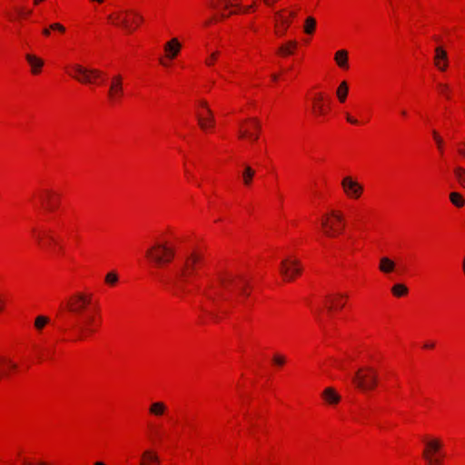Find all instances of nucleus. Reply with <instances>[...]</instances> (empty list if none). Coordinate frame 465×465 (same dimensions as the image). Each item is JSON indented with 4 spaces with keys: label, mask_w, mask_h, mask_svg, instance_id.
<instances>
[{
    "label": "nucleus",
    "mask_w": 465,
    "mask_h": 465,
    "mask_svg": "<svg viewBox=\"0 0 465 465\" xmlns=\"http://www.w3.org/2000/svg\"><path fill=\"white\" fill-rule=\"evenodd\" d=\"M180 49L181 45L176 38H173L164 45V50L167 54V56L171 59L174 58L178 54Z\"/></svg>",
    "instance_id": "4468645a"
},
{
    "label": "nucleus",
    "mask_w": 465,
    "mask_h": 465,
    "mask_svg": "<svg viewBox=\"0 0 465 465\" xmlns=\"http://www.w3.org/2000/svg\"><path fill=\"white\" fill-rule=\"evenodd\" d=\"M252 7H253V5H249V6H246V7L244 8V10H243V11H244V12H248V11H249L250 9H252Z\"/></svg>",
    "instance_id": "3c124183"
},
{
    "label": "nucleus",
    "mask_w": 465,
    "mask_h": 465,
    "mask_svg": "<svg viewBox=\"0 0 465 465\" xmlns=\"http://www.w3.org/2000/svg\"><path fill=\"white\" fill-rule=\"evenodd\" d=\"M46 202L48 210L52 211L56 208V203H54V201H53L51 194L49 193H47Z\"/></svg>",
    "instance_id": "e433bc0d"
},
{
    "label": "nucleus",
    "mask_w": 465,
    "mask_h": 465,
    "mask_svg": "<svg viewBox=\"0 0 465 465\" xmlns=\"http://www.w3.org/2000/svg\"><path fill=\"white\" fill-rule=\"evenodd\" d=\"M50 29L52 30H57L61 33H64L65 31V28L63 25L59 24V23H54L50 25Z\"/></svg>",
    "instance_id": "4c0bfd02"
},
{
    "label": "nucleus",
    "mask_w": 465,
    "mask_h": 465,
    "mask_svg": "<svg viewBox=\"0 0 465 465\" xmlns=\"http://www.w3.org/2000/svg\"><path fill=\"white\" fill-rule=\"evenodd\" d=\"M208 117L204 119L201 115H198V123L202 129L205 130L208 126H213L214 123L213 112L211 109H207Z\"/></svg>",
    "instance_id": "5701e85b"
},
{
    "label": "nucleus",
    "mask_w": 465,
    "mask_h": 465,
    "mask_svg": "<svg viewBox=\"0 0 465 465\" xmlns=\"http://www.w3.org/2000/svg\"><path fill=\"white\" fill-rule=\"evenodd\" d=\"M352 381L362 391L372 390L378 382L377 373L371 367L362 368L352 377Z\"/></svg>",
    "instance_id": "f03ea898"
},
{
    "label": "nucleus",
    "mask_w": 465,
    "mask_h": 465,
    "mask_svg": "<svg viewBox=\"0 0 465 465\" xmlns=\"http://www.w3.org/2000/svg\"><path fill=\"white\" fill-rule=\"evenodd\" d=\"M91 303V296L78 292L67 302V309L74 314L82 315L86 307Z\"/></svg>",
    "instance_id": "7ed1b4c3"
},
{
    "label": "nucleus",
    "mask_w": 465,
    "mask_h": 465,
    "mask_svg": "<svg viewBox=\"0 0 465 465\" xmlns=\"http://www.w3.org/2000/svg\"><path fill=\"white\" fill-rule=\"evenodd\" d=\"M24 465H31V464H30V463H28V462H26V461H25V462H24ZM37 465H46V463H45V462H43V461H40V462H38V463H37Z\"/></svg>",
    "instance_id": "8fccbe9b"
},
{
    "label": "nucleus",
    "mask_w": 465,
    "mask_h": 465,
    "mask_svg": "<svg viewBox=\"0 0 465 465\" xmlns=\"http://www.w3.org/2000/svg\"><path fill=\"white\" fill-rule=\"evenodd\" d=\"M391 292L396 297H401L408 293V288L402 283H397L392 286Z\"/></svg>",
    "instance_id": "7c9ffc66"
},
{
    "label": "nucleus",
    "mask_w": 465,
    "mask_h": 465,
    "mask_svg": "<svg viewBox=\"0 0 465 465\" xmlns=\"http://www.w3.org/2000/svg\"><path fill=\"white\" fill-rule=\"evenodd\" d=\"M43 34H44L45 35H46V36H47V35H50V29H48V28H45V29L43 30Z\"/></svg>",
    "instance_id": "de8ad7c7"
},
{
    "label": "nucleus",
    "mask_w": 465,
    "mask_h": 465,
    "mask_svg": "<svg viewBox=\"0 0 465 465\" xmlns=\"http://www.w3.org/2000/svg\"><path fill=\"white\" fill-rule=\"evenodd\" d=\"M254 174L255 171L251 166L245 165L242 172V181L246 186H249L252 183Z\"/></svg>",
    "instance_id": "a878e982"
},
{
    "label": "nucleus",
    "mask_w": 465,
    "mask_h": 465,
    "mask_svg": "<svg viewBox=\"0 0 465 465\" xmlns=\"http://www.w3.org/2000/svg\"><path fill=\"white\" fill-rule=\"evenodd\" d=\"M277 15L280 16V18L282 19V24L285 25V28H284V30H283V31H285V30H286V28H287V26L289 25L290 22H289L287 19H285V18L282 17V16L280 15V13H278Z\"/></svg>",
    "instance_id": "c03bdc74"
},
{
    "label": "nucleus",
    "mask_w": 465,
    "mask_h": 465,
    "mask_svg": "<svg viewBox=\"0 0 465 465\" xmlns=\"http://www.w3.org/2000/svg\"><path fill=\"white\" fill-rule=\"evenodd\" d=\"M459 153L461 156L465 157V143L459 147Z\"/></svg>",
    "instance_id": "37998d69"
},
{
    "label": "nucleus",
    "mask_w": 465,
    "mask_h": 465,
    "mask_svg": "<svg viewBox=\"0 0 465 465\" xmlns=\"http://www.w3.org/2000/svg\"><path fill=\"white\" fill-rule=\"evenodd\" d=\"M218 52H214L211 54V60L206 61V64L211 65L213 64V61L217 57Z\"/></svg>",
    "instance_id": "a19ab883"
},
{
    "label": "nucleus",
    "mask_w": 465,
    "mask_h": 465,
    "mask_svg": "<svg viewBox=\"0 0 465 465\" xmlns=\"http://www.w3.org/2000/svg\"><path fill=\"white\" fill-rule=\"evenodd\" d=\"M395 262L388 257H381L379 269L383 273H391L395 270Z\"/></svg>",
    "instance_id": "a211bd4d"
},
{
    "label": "nucleus",
    "mask_w": 465,
    "mask_h": 465,
    "mask_svg": "<svg viewBox=\"0 0 465 465\" xmlns=\"http://www.w3.org/2000/svg\"><path fill=\"white\" fill-rule=\"evenodd\" d=\"M346 119H347V121L349 123H351L352 124H358V121L355 118H353L351 115H349V114L346 115Z\"/></svg>",
    "instance_id": "79ce46f5"
},
{
    "label": "nucleus",
    "mask_w": 465,
    "mask_h": 465,
    "mask_svg": "<svg viewBox=\"0 0 465 465\" xmlns=\"http://www.w3.org/2000/svg\"><path fill=\"white\" fill-rule=\"evenodd\" d=\"M145 256L156 267H161L173 261L174 250L164 243H155L145 252Z\"/></svg>",
    "instance_id": "f257e3e1"
},
{
    "label": "nucleus",
    "mask_w": 465,
    "mask_h": 465,
    "mask_svg": "<svg viewBox=\"0 0 465 465\" xmlns=\"http://www.w3.org/2000/svg\"><path fill=\"white\" fill-rule=\"evenodd\" d=\"M290 15H291V16H294L295 15V14L293 12H292Z\"/></svg>",
    "instance_id": "680f3d73"
},
{
    "label": "nucleus",
    "mask_w": 465,
    "mask_h": 465,
    "mask_svg": "<svg viewBox=\"0 0 465 465\" xmlns=\"http://www.w3.org/2000/svg\"><path fill=\"white\" fill-rule=\"evenodd\" d=\"M272 80L276 81L278 79V75L277 74H272Z\"/></svg>",
    "instance_id": "5fc2aeb1"
},
{
    "label": "nucleus",
    "mask_w": 465,
    "mask_h": 465,
    "mask_svg": "<svg viewBox=\"0 0 465 465\" xmlns=\"http://www.w3.org/2000/svg\"><path fill=\"white\" fill-rule=\"evenodd\" d=\"M449 66V59L446 52L438 46V71L445 72Z\"/></svg>",
    "instance_id": "aec40b11"
},
{
    "label": "nucleus",
    "mask_w": 465,
    "mask_h": 465,
    "mask_svg": "<svg viewBox=\"0 0 465 465\" xmlns=\"http://www.w3.org/2000/svg\"><path fill=\"white\" fill-rule=\"evenodd\" d=\"M94 465H105V464L102 461H96V462H94Z\"/></svg>",
    "instance_id": "864d4df0"
},
{
    "label": "nucleus",
    "mask_w": 465,
    "mask_h": 465,
    "mask_svg": "<svg viewBox=\"0 0 465 465\" xmlns=\"http://www.w3.org/2000/svg\"><path fill=\"white\" fill-rule=\"evenodd\" d=\"M297 43L295 41H290L286 45H282L279 48V53L283 55H288L292 54L293 49L296 48Z\"/></svg>",
    "instance_id": "c756f323"
},
{
    "label": "nucleus",
    "mask_w": 465,
    "mask_h": 465,
    "mask_svg": "<svg viewBox=\"0 0 465 465\" xmlns=\"http://www.w3.org/2000/svg\"><path fill=\"white\" fill-rule=\"evenodd\" d=\"M219 282L224 290L230 291L232 286L234 284L235 278L232 275L220 276Z\"/></svg>",
    "instance_id": "cd10ccee"
},
{
    "label": "nucleus",
    "mask_w": 465,
    "mask_h": 465,
    "mask_svg": "<svg viewBox=\"0 0 465 465\" xmlns=\"http://www.w3.org/2000/svg\"><path fill=\"white\" fill-rule=\"evenodd\" d=\"M211 22H212V20H209V21H207V22L205 23V25H209Z\"/></svg>",
    "instance_id": "052dcab7"
},
{
    "label": "nucleus",
    "mask_w": 465,
    "mask_h": 465,
    "mask_svg": "<svg viewBox=\"0 0 465 465\" xmlns=\"http://www.w3.org/2000/svg\"><path fill=\"white\" fill-rule=\"evenodd\" d=\"M6 362L8 363L9 367L12 370H15L17 368V365L15 363L12 362L11 361H6Z\"/></svg>",
    "instance_id": "a18cd8bd"
},
{
    "label": "nucleus",
    "mask_w": 465,
    "mask_h": 465,
    "mask_svg": "<svg viewBox=\"0 0 465 465\" xmlns=\"http://www.w3.org/2000/svg\"><path fill=\"white\" fill-rule=\"evenodd\" d=\"M202 257L197 253H192L188 256L184 262L183 267L178 272L177 276L182 281H186V279L192 275L197 265L201 262Z\"/></svg>",
    "instance_id": "0eeeda50"
},
{
    "label": "nucleus",
    "mask_w": 465,
    "mask_h": 465,
    "mask_svg": "<svg viewBox=\"0 0 465 465\" xmlns=\"http://www.w3.org/2000/svg\"><path fill=\"white\" fill-rule=\"evenodd\" d=\"M272 361L276 365L282 366L285 363V357L280 354H275Z\"/></svg>",
    "instance_id": "c9c22d12"
},
{
    "label": "nucleus",
    "mask_w": 465,
    "mask_h": 465,
    "mask_svg": "<svg viewBox=\"0 0 465 465\" xmlns=\"http://www.w3.org/2000/svg\"><path fill=\"white\" fill-rule=\"evenodd\" d=\"M201 105H202L203 107H204L206 110H207V109H210V108L208 107V105H207V103H206V102H204V101L201 102Z\"/></svg>",
    "instance_id": "09e8293b"
},
{
    "label": "nucleus",
    "mask_w": 465,
    "mask_h": 465,
    "mask_svg": "<svg viewBox=\"0 0 465 465\" xmlns=\"http://www.w3.org/2000/svg\"><path fill=\"white\" fill-rule=\"evenodd\" d=\"M124 95V78L121 74H115L112 76L109 90L108 98L111 102H118Z\"/></svg>",
    "instance_id": "423d86ee"
},
{
    "label": "nucleus",
    "mask_w": 465,
    "mask_h": 465,
    "mask_svg": "<svg viewBox=\"0 0 465 465\" xmlns=\"http://www.w3.org/2000/svg\"><path fill=\"white\" fill-rule=\"evenodd\" d=\"M94 326V318L93 316H88L83 321L79 322L77 325L78 331L80 332L79 339H83L86 335L92 334L95 330Z\"/></svg>",
    "instance_id": "9b49d317"
},
{
    "label": "nucleus",
    "mask_w": 465,
    "mask_h": 465,
    "mask_svg": "<svg viewBox=\"0 0 465 465\" xmlns=\"http://www.w3.org/2000/svg\"><path fill=\"white\" fill-rule=\"evenodd\" d=\"M435 451H436V442L433 440L427 442L426 448L423 451V458L430 465H433L432 456Z\"/></svg>",
    "instance_id": "412c9836"
},
{
    "label": "nucleus",
    "mask_w": 465,
    "mask_h": 465,
    "mask_svg": "<svg viewBox=\"0 0 465 465\" xmlns=\"http://www.w3.org/2000/svg\"><path fill=\"white\" fill-rule=\"evenodd\" d=\"M166 411L167 406L163 401L153 402L149 408V412L156 417L164 415Z\"/></svg>",
    "instance_id": "6ab92c4d"
},
{
    "label": "nucleus",
    "mask_w": 465,
    "mask_h": 465,
    "mask_svg": "<svg viewBox=\"0 0 465 465\" xmlns=\"http://www.w3.org/2000/svg\"><path fill=\"white\" fill-rule=\"evenodd\" d=\"M302 265L298 260L285 259L281 263L280 272L286 281H292L295 275L302 272Z\"/></svg>",
    "instance_id": "39448f33"
},
{
    "label": "nucleus",
    "mask_w": 465,
    "mask_h": 465,
    "mask_svg": "<svg viewBox=\"0 0 465 465\" xmlns=\"http://www.w3.org/2000/svg\"><path fill=\"white\" fill-rule=\"evenodd\" d=\"M25 59L31 66L32 74H38L41 71V68L44 65V61L42 59H40L39 57H37L34 54H26Z\"/></svg>",
    "instance_id": "f8f14e48"
},
{
    "label": "nucleus",
    "mask_w": 465,
    "mask_h": 465,
    "mask_svg": "<svg viewBox=\"0 0 465 465\" xmlns=\"http://www.w3.org/2000/svg\"><path fill=\"white\" fill-rule=\"evenodd\" d=\"M108 19L112 20L115 25L123 27L129 33L134 31L130 22L126 18L122 17L120 14L110 15Z\"/></svg>",
    "instance_id": "ddd939ff"
},
{
    "label": "nucleus",
    "mask_w": 465,
    "mask_h": 465,
    "mask_svg": "<svg viewBox=\"0 0 465 465\" xmlns=\"http://www.w3.org/2000/svg\"><path fill=\"white\" fill-rule=\"evenodd\" d=\"M73 69L74 74H72V76L83 84H91L94 80L102 76L101 71L97 69H87L80 64H74Z\"/></svg>",
    "instance_id": "20e7f679"
},
{
    "label": "nucleus",
    "mask_w": 465,
    "mask_h": 465,
    "mask_svg": "<svg viewBox=\"0 0 465 465\" xmlns=\"http://www.w3.org/2000/svg\"><path fill=\"white\" fill-rule=\"evenodd\" d=\"M126 14H131L134 15V20L130 24L134 30L135 26H138L139 23L142 22L143 18L139 13L135 11H126Z\"/></svg>",
    "instance_id": "72a5a7b5"
},
{
    "label": "nucleus",
    "mask_w": 465,
    "mask_h": 465,
    "mask_svg": "<svg viewBox=\"0 0 465 465\" xmlns=\"http://www.w3.org/2000/svg\"><path fill=\"white\" fill-rule=\"evenodd\" d=\"M337 64L341 68H348V52L345 50H340L336 52L334 57Z\"/></svg>",
    "instance_id": "4be33fe9"
},
{
    "label": "nucleus",
    "mask_w": 465,
    "mask_h": 465,
    "mask_svg": "<svg viewBox=\"0 0 465 465\" xmlns=\"http://www.w3.org/2000/svg\"><path fill=\"white\" fill-rule=\"evenodd\" d=\"M426 348H432L433 347V344H425L424 345Z\"/></svg>",
    "instance_id": "13d9d810"
},
{
    "label": "nucleus",
    "mask_w": 465,
    "mask_h": 465,
    "mask_svg": "<svg viewBox=\"0 0 465 465\" xmlns=\"http://www.w3.org/2000/svg\"><path fill=\"white\" fill-rule=\"evenodd\" d=\"M36 240H37V242H38L39 243L41 242V237H40V236H37V237H36Z\"/></svg>",
    "instance_id": "bf43d9fd"
},
{
    "label": "nucleus",
    "mask_w": 465,
    "mask_h": 465,
    "mask_svg": "<svg viewBox=\"0 0 465 465\" xmlns=\"http://www.w3.org/2000/svg\"><path fill=\"white\" fill-rule=\"evenodd\" d=\"M349 87L345 81H342L336 92L337 97L341 103H343L346 100L348 94Z\"/></svg>",
    "instance_id": "bb28decb"
},
{
    "label": "nucleus",
    "mask_w": 465,
    "mask_h": 465,
    "mask_svg": "<svg viewBox=\"0 0 465 465\" xmlns=\"http://www.w3.org/2000/svg\"><path fill=\"white\" fill-rule=\"evenodd\" d=\"M277 0H263L264 4L267 5H272Z\"/></svg>",
    "instance_id": "49530a36"
},
{
    "label": "nucleus",
    "mask_w": 465,
    "mask_h": 465,
    "mask_svg": "<svg viewBox=\"0 0 465 465\" xmlns=\"http://www.w3.org/2000/svg\"><path fill=\"white\" fill-rule=\"evenodd\" d=\"M239 280L241 281V282L242 283V287L240 288V291H241V293L244 294V295H249L245 290H244V286H247L248 285V282L247 280H245L243 277L240 276L239 277Z\"/></svg>",
    "instance_id": "58836bf2"
},
{
    "label": "nucleus",
    "mask_w": 465,
    "mask_h": 465,
    "mask_svg": "<svg viewBox=\"0 0 465 465\" xmlns=\"http://www.w3.org/2000/svg\"><path fill=\"white\" fill-rule=\"evenodd\" d=\"M341 186L346 195L351 198H359L363 191L362 186L356 181L352 180V178L350 176L344 177L342 179Z\"/></svg>",
    "instance_id": "1a4fd4ad"
},
{
    "label": "nucleus",
    "mask_w": 465,
    "mask_h": 465,
    "mask_svg": "<svg viewBox=\"0 0 465 465\" xmlns=\"http://www.w3.org/2000/svg\"><path fill=\"white\" fill-rule=\"evenodd\" d=\"M437 90H438V94H445V93L448 91V86H447V85H445V84H438Z\"/></svg>",
    "instance_id": "ea45409f"
},
{
    "label": "nucleus",
    "mask_w": 465,
    "mask_h": 465,
    "mask_svg": "<svg viewBox=\"0 0 465 465\" xmlns=\"http://www.w3.org/2000/svg\"><path fill=\"white\" fill-rule=\"evenodd\" d=\"M207 297H208L210 300H212L213 302H214V301H215V298H214V297H213V296H211V295H207Z\"/></svg>",
    "instance_id": "6e6d98bb"
},
{
    "label": "nucleus",
    "mask_w": 465,
    "mask_h": 465,
    "mask_svg": "<svg viewBox=\"0 0 465 465\" xmlns=\"http://www.w3.org/2000/svg\"><path fill=\"white\" fill-rule=\"evenodd\" d=\"M211 6H212L213 8H214V9H216V8H217V5H216V4H213V3H212V4H211Z\"/></svg>",
    "instance_id": "4d7b16f0"
},
{
    "label": "nucleus",
    "mask_w": 465,
    "mask_h": 465,
    "mask_svg": "<svg viewBox=\"0 0 465 465\" xmlns=\"http://www.w3.org/2000/svg\"><path fill=\"white\" fill-rule=\"evenodd\" d=\"M118 281V275L115 272H111L105 276V282L110 285H114Z\"/></svg>",
    "instance_id": "f704fd0d"
},
{
    "label": "nucleus",
    "mask_w": 465,
    "mask_h": 465,
    "mask_svg": "<svg viewBox=\"0 0 465 465\" xmlns=\"http://www.w3.org/2000/svg\"><path fill=\"white\" fill-rule=\"evenodd\" d=\"M322 102L323 95L322 94H318L314 99V111L319 115H322L326 113V109Z\"/></svg>",
    "instance_id": "393cba45"
},
{
    "label": "nucleus",
    "mask_w": 465,
    "mask_h": 465,
    "mask_svg": "<svg viewBox=\"0 0 465 465\" xmlns=\"http://www.w3.org/2000/svg\"><path fill=\"white\" fill-rule=\"evenodd\" d=\"M316 27V20L312 16H309L305 20L304 32L308 35L313 34Z\"/></svg>",
    "instance_id": "2f4dec72"
},
{
    "label": "nucleus",
    "mask_w": 465,
    "mask_h": 465,
    "mask_svg": "<svg viewBox=\"0 0 465 465\" xmlns=\"http://www.w3.org/2000/svg\"><path fill=\"white\" fill-rule=\"evenodd\" d=\"M330 215L333 218L334 221H330L329 217H326L322 222V226L324 229V233L327 236L333 237L339 232L341 230L338 229L336 223H341L343 220L341 213L336 211H331Z\"/></svg>",
    "instance_id": "6e6552de"
},
{
    "label": "nucleus",
    "mask_w": 465,
    "mask_h": 465,
    "mask_svg": "<svg viewBox=\"0 0 465 465\" xmlns=\"http://www.w3.org/2000/svg\"><path fill=\"white\" fill-rule=\"evenodd\" d=\"M159 457L151 450H145L142 455L141 465H160Z\"/></svg>",
    "instance_id": "dca6fc26"
},
{
    "label": "nucleus",
    "mask_w": 465,
    "mask_h": 465,
    "mask_svg": "<svg viewBox=\"0 0 465 465\" xmlns=\"http://www.w3.org/2000/svg\"><path fill=\"white\" fill-rule=\"evenodd\" d=\"M322 398L329 404H337L341 400L340 395L331 387H328L322 391Z\"/></svg>",
    "instance_id": "2eb2a0df"
},
{
    "label": "nucleus",
    "mask_w": 465,
    "mask_h": 465,
    "mask_svg": "<svg viewBox=\"0 0 465 465\" xmlns=\"http://www.w3.org/2000/svg\"><path fill=\"white\" fill-rule=\"evenodd\" d=\"M454 173L459 183L465 189V169L462 167H457Z\"/></svg>",
    "instance_id": "473e14b6"
},
{
    "label": "nucleus",
    "mask_w": 465,
    "mask_h": 465,
    "mask_svg": "<svg viewBox=\"0 0 465 465\" xmlns=\"http://www.w3.org/2000/svg\"><path fill=\"white\" fill-rule=\"evenodd\" d=\"M249 122L251 124L250 128L240 129L239 137L256 141L258 139V132L261 130V123L257 118L250 119Z\"/></svg>",
    "instance_id": "9d476101"
},
{
    "label": "nucleus",
    "mask_w": 465,
    "mask_h": 465,
    "mask_svg": "<svg viewBox=\"0 0 465 465\" xmlns=\"http://www.w3.org/2000/svg\"><path fill=\"white\" fill-rule=\"evenodd\" d=\"M49 322H50V320L48 317L44 316V315H39L35 319L34 325H35V328L38 331H41L49 323Z\"/></svg>",
    "instance_id": "c85d7f7f"
},
{
    "label": "nucleus",
    "mask_w": 465,
    "mask_h": 465,
    "mask_svg": "<svg viewBox=\"0 0 465 465\" xmlns=\"http://www.w3.org/2000/svg\"><path fill=\"white\" fill-rule=\"evenodd\" d=\"M228 15H225L224 13H221L220 17H221L222 19H223V18H226Z\"/></svg>",
    "instance_id": "603ef678"
},
{
    "label": "nucleus",
    "mask_w": 465,
    "mask_h": 465,
    "mask_svg": "<svg viewBox=\"0 0 465 465\" xmlns=\"http://www.w3.org/2000/svg\"><path fill=\"white\" fill-rule=\"evenodd\" d=\"M450 201L457 208H461L465 204V199L463 195L458 192H452L450 194Z\"/></svg>",
    "instance_id": "b1692460"
},
{
    "label": "nucleus",
    "mask_w": 465,
    "mask_h": 465,
    "mask_svg": "<svg viewBox=\"0 0 465 465\" xmlns=\"http://www.w3.org/2000/svg\"><path fill=\"white\" fill-rule=\"evenodd\" d=\"M345 294H337L336 296H328L327 299L330 302V305L327 307L328 311L331 312L334 309H341L344 306V302L341 301L342 298H346Z\"/></svg>",
    "instance_id": "f3484780"
}]
</instances>
